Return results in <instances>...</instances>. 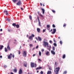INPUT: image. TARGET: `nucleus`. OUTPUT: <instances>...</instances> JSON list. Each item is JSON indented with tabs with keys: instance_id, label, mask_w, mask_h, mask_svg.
Wrapping results in <instances>:
<instances>
[{
	"instance_id": "obj_1",
	"label": "nucleus",
	"mask_w": 74,
	"mask_h": 74,
	"mask_svg": "<svg viewBox=\"0 0 74 74\" xmlns=\"http://www.w3.org/2000/svg\"><path fill=\"white\" fill-rule=\"evenodd\" d=\"M59 70H60V68L59 67H57L56 69L55 68L54 70L55 74H59Z\"/></svg>"
},
{
	"instance_id": "obj_2",
	"label": "nucleus",
	"mask_w": 74,
	"mask_h": 74,
	"mask_svg": "<svg viewBox=\"0 0 74 74\" xmlns=\"http://www.w3.org/2000/svg\"><path fill=\"white\" fill-rule=\"evenodd\" d=\"M48 42H45V41H43V44H42V45L44 47H47V46L48 45Z\"/></svg>"
},
{
	"instance_id": "obj_3",
	"label": "nucleus",
	"mask_w": 74,
	"mask_h": 74,
	"mask_svg": "<svg viewBox=\"0 0 74 74\" xmlns=\"http://www.w3.org/2000/svg\"><path fill=\"white\" fill-rule=\"evenodd\" d=\"M12 1L13 3H16V5H19V0H12Z\"/></svg>"
},
{
	"instance_id": "obj_4",
	"label": "nucleus",
	"mask_w": 74,
	"mask_h": 74,
	"mask_svg": "<svg viewBox=\"0 0 74 74\" xmlns=\"http://www.w3.org/2000/svg\"><path fill=\"white\" fill-rule=\"evenodd\" d=\"M33 37H34V35L33 34H32L31 36H30L29 37V39L31 40H33Z\"/></svg>"
},
{
	"instance_id": "obj_5",
	"label": "nucleus",
	"mask_w": 74,
	"mask_h": 74,
	"mask_svg": "<svg viewBox=\"0 0 74 74\" xmlns=\"http://www.w3.org/2000/svg\"><path fill=\"white\" fill-rule=\"evenodd\" d=\"M23 56L24 57H26L27 56V53H26V51H24L23 53Z\"/></svg>"
},
{
	"instance_id": "obj_6",
	"label": "nucleus",
	"mask_w": 74,
	"mask_h": 74,
	"mask_svg": "<svg viewBox=\"0 0 74 74\" xmlns=\"http://www.w3.org/2000/svg\"><path fill=\"white\" fill-rule=\"evenodd\" d=\"M3 12L4 14H5L6 15H8V11L6 10H5L3 11Z\"/></svg>"
},
{
	"instance_id": "obj_7",
	"label": "nucleus",
	"mask_w": 74,
	"mask_h": 74,
	"mask_svg": "<svg viewBox=\"0 0 74 74\" xmlns=\"http://www.w3.org/2000/svg\"><path fill=\"white\" fill-rule=\"evenodd\" d=\"M37 19L39 22V26H41V23H40V19H39V17L38 16H37Z\"/></svg>"
},
{
	"instance_id": "obj_8",
	"label": "nucleus",
	"mask_w": 74,
	"mask_h": 74,
	"mask_svg": "<svg viewBox=\"0 0 74 74\" xmlns=\"http://www.w3.org/2000/svg\"><path fill=\"white\" fill-rule=\"evenodd\" d=\"M53 32H51V33L53 34H55V33H56V29H53Z\"/></svg>"
},
{
	"instance_id": "obj_9",
	"label": "nucleus",
	"mask_w": 74,
	"mask_h": 74,
	"mask_svg": "<svg viewBox=\"0 0 74 74\" xmlns=\"http://www.w3.org/2000/svg\"><path fill=\"white\" fill-rule=\"evenodd\" d=\"M31 66L32 68L34 67V62L31 63Z\"/></svg>"
},
{
	"instance_id": "obj_10",
	"label": "nucleus",
	"mask_w": 74,
	"mask_h": 74,
	"mask_svg": "<svg viewBox=\"0 0 74 74\" xmlns=\"http://www.w3.org/2000/svg\"><path fill=\"white\" fill-rule=\"evenodd\" d=\"M12 53L10 54V55H8V58L9 59H11V58H12L11 56L12 55Z\"/></svg>"
},
{
	"instance_id": "obj_11",
	"label": "nucleus",
	"mask_w": 74,
	"mask_h": 74,
	"mask_svg": "<svg viewBox=\"0 0 74 74\" xmlns=\"http://www.w3.org/2000/svg\"><path fill=\"white\" fill-rule=\"evenodd\" d=\"M23 71L22 69H20L19 71V74H22Z\"/></svg>"
},
{
	"instance_id": "obj_12",
	"label": "nucleus",
	"mask_w": 74,
	"mask_h": 74,
	"mask_svg": "<svg viewBox=\"0 0 74 74\" xmlns=\"http://www.w3.org/2000/svg\"><path fill=\"white\" fill-rule=\"evenodd\" d=\"M7 48L8 49V51H11V49L10 48V45H9V44L8 45Z\"/></svg>"
},
{
	"instance_id": "obj_13",
	"label": "nucleus",
	"mask_w": 74,
	"mask_h": 74,
	"mask_svg": "<svg viewBox=\"0 0 74 74\" xmlns=\"http://www.w3.org/2000/svg\"><path fill=\"white\" fill-rule=\"evenodd\" d=\"M47 29L48 30H50V25H47Z\"/></svg>"
},
{
	"instance_id": "obj_14",
	"label": "nucleus",
	"mask_w": 74,
	"mask_h": 74,
	"mask_svg": "<svg viewBox=\"0 0 74 74\" xmlns=\"http://www.w3.org/2000/svg\"><path fill=\"white\" fill-rule=\"evenodd\" d=\"M13 71L14 73H16L17 72V68H15L13 70Z\"/></svg>"
},
{
	"instance_id": "obj_15",
	"label": "nucleus",
	"mask_w": 74,
	"mask_h": 74,
	"mask_svg": "<svg viewBox=\"0 0 74 74\" xmlns=\"http://www.w3.org/2000/svg\"><path fill=\"white\" fill-rule=\"evenodd\" d=\"M37 32H38V33H40V29L38 28L37 29Z\"/></svg>"
},
{
	"instance_id": "obj_16",
	"label": "nucleus",
	"mask_w": 74,
	"mask_h": 74,
	"mask_svg": "<svg viewBox=\"0 0 74 74\" xmlns=\"http://www.w3.org/2000/svg\"><path fill=\"white\" fill-rule=\"evenodd\" d=\"M41 10H42V14H44V13L45 12V10L43 8H41Z\"/></svg>"
},
{
	"instance_id": "obj_17",
	"label": "nucleus",
	"mask_w": 74,
	"mask_h": 74,
	"mask_svg": "<svg viewBox=\"0 0 74 74\" xmlns=\"http://www.w3.org/2000/svg\"><path fill=\"white\" fill-rule=\"evenodd\" d=\"M51 53L53 54V55H55V51H53V50H51Z\"/></svg>"
},
{
	"instance_id": "obj_18",
	"label": "nucleus",
	"mask_w": 74,
	"mask_h": 74,
	"mask_svg": "<svg viewBox=\"0 0 74 74\" xmlns=\"http://www.w3.org/2000/svg\"><path fill=\"white\" fill-rule=\"evenodd\" d=\"M38 40H39V41H41V40H42V39H41V37L38 36Z\"/></svg>"
},
{
	"instance_id": "obj_19",
	"label": "nucleus",
	"mask_w": 74,
	"mask_h": 74,
	"mask_svg": "<svg viewBox=\"0 0 74 74\" xmlns=\"http://www.w3.org/2000/svg\"><path fill=\"white\" fill-rule=\"evenodd\" d=\"M42 69V67H41L40 66L38 67H37L36 68V70H40V69Z\"/></svg>"
},
{
	"instance_id": "obj_20",
	"label": "nucleus",
	"mask_w": 74,
	"mask_h": 74,
	"mask_svg": "<svg viewBox=\"0 0 74 74\" xmlns=\"http://www.w3.org/2000/svg\"><path fill=\"white\" fill-rule=\"evenodd\" d=\"M52 74V72L50 71H48L47 73V74Z\"/></svg>"
},
{
	"instance_id": "obj_21",
	"label": "nucleus",
	"mask_w": 74,
	"mask_h": 74,
	"mask_svg": "<svg viewBox=\"0 0 74 74\" xmlns=\"http://www.w3.org/2000/svg\"><path fill=\"white\" fill-rule=\"evenodd\" d=\"M22 5V3H21V1H19V5Z\"/></svg>"
},
{
	"instance_id": "obj_22",
	"label": "nucleus",
	"mask_w": 74,
	"mask_h": 74,
	"mask_svg": "<svg viewBox=\"0 0 74 74\" xmlns=\"http://www.w3.org/2000/svg\"><path fill=\"white\" fill-rule=\"evenodd\" d=\"M46 55H49V51H47L46 53Z\"/></svg>"
},
{
	"instance_id": "obj_23",
	"label": "nucleus",
	"mask_w": 74,
	"mask_h": 74,
	"mask_svg": "<svg viewBox=\"0 0 74 74\" xmlns=\"http://www.w3.org/2000/svg\"><path fill=\"white\" fill-rule=\"evenodd\" d=\"M65 58H66V55L64 54L62 56L63 59H65Z\"/></svg>"
},
{
	"instance_id": "obj_24",
	"label": "nucleus",
	"mask_w": 74,
	"mask_h": 74,
	"mask_svg": "<svg viewBox=\"0 0 74 74\" xmlns=\"http://www.w3.org/2000/svg\"><path fill=\"white\" fill-rule=\"evenodd\" d=\"M29 18L30 20H32V16L30 15L29 16Z\"/></svg>"
},
{
	"instance_id": "obj_25",
	"label": "nucleus",
	"mask_w": 74,
	"mask_h": 74,
	"mask_svg": "<svg viewBox=\"0 0 74 74\" xmlns=\"http://www.w3.org/2000/svg\"><path fill=\"white\" fill-rule=\"evenodd\" d=\"M16 24H15V23H13L12 24V26H14V27L16 26Z\"/></svg>"
},
{
	"instance_id": "obj_26",
	"label": "nucleus",
	"mask_w": 74,
	"mask_h": 74,
	"mask_svg": "<svg viewBox=\"0 0 74 74\" xmlns=\"http://www.w3.org/2000/svg\"><path fill=\"white\" fill-rule=\"evenodd\" d=\"M4 47V46L3 45H2L0 47V49H3V48Z\"/></svg>"
},
{
	"instance_id": "obj_27",
	"label": "nucleus",
	"mask_w": 74,
	"mask_h": 74,
	"mask_svg": "<svg viewBox=\"0 0 74 74\" xmlns=\"http://www.w3.org/2000/svg\"><path fill=\"white\" fill-rule=\"evenodd\" d=\"M5 52H7L8 51V49H7L6 47L5 48Z\"/></svg>"
},
{
	"instance_id": "obj_28",
	"label": "nucleus",
	"mask_w": 74,
	"mask_h": 74,
	"mask_svg": "<svg viewBox=\"0 0 74 74\" xmlns=\"http://www.w3.org/2000/svg\"><path fill=\"white\" fill-rule=\"evenodd\" d=\"M24 67H27V63H26L25 64H24Z\"/></svg>"
},
{
	"instance_id": "obj_29",
	"label": "nucleus",
	"mask_w": 74,
	"mask_h": 74,
	"mask_svg": "<svg viewBox=\"0 0 74 74\" xmlns=\"http://www.w3.org/2000/svg\"><path fill=\"white\" fill-rule=\"evenodd\" d=\"M53 45L55 47H57V44H56V43H53Z\"/></svg>"
},
{
	"instance_id": "obj_30",
	"label": "nucleus",
	"mask_w": 74,
	"mask_h": 74,
	"mask_svg": "<svg viewBox=\"0 0 74 74\" xmlns=\"http://www.w3.org/2000/svg\"><path fill=\"white\" fill-rule=\"evenodd\" d=\"M16 28H19V25L17 24L16 25Z\"/></svg>"
},
{
	"instance_id": "obj_31",
	"label": "nucleus",
	"mask_w": 74,
	"mask_h": 74,
	"mask_svg": "<svg viewBox=\"0 0 74 74\" xmlns=\"http://www.w3.org/2000/svg\"><path fill=\"white\" fill-rule=\"evenodd\" d=\"M51 11H52L53 13H55V12H56L55 10H51Z\"/></svg>"
},
{
	"instance_id": "obj_32",
	"label": "nucleus",
	"mask_w": 74,
	"mask_h": 74,
	"mask_svg": "<svg viewBox=\"0 0 74 74\" xmlns=\"http://www.w3.org/2000/svg\"><path fill=\"white\" fill-rule=\"evenodd\" d=\"M52 49H53V51H55V47H52Z\"/></svg>"
},
{
	"instance_id": "obj_33",
	"label": "nucleus",
	"mask_w": 74,
	"mask_h": 74,
	"mask_svg": "<svg viewBox=\"0 0 74 74\" xmlns=\"http://www.w3.org/2000/svg\"><path fill=\"white\" fill-rule=\"evenodd\" d=\"M49 48H50L49 49V48L48 49V50L50 51H51V45L49 46Z\"/></svg>"
},
{
	"instance_id": "obj_34",
	"label": "nucleus",
	"mask_w": 74,
	"mask_h": 74,
	"mask_svg": "<svg viewBox=\"0 0 74 74\" xmlns=\"http://www.w3.org/2000/svg\"><path fill=\"white\" fill-rule=\"evenodd\" d=\"M53 41H54V42H56V40H55V38H54L53 39Z\"/></svg>"
},
{
	"instance_id": "obj_35",
	"label": "nucleus",
	"mask_w": 74,
	"mask_h": 74,
	"mask_svg": "<svg viewBox=\"0 0 74 74\" xmlns=\"http://www.w3.org/2000/svg\"><path fill=\"white\" fill-rule=\"evenodd\" d=\"M63 74H66V73H67V71H65L64 72H63Z\"/></svg>"
},
{
	"instance_id": "obj_36",
	"label": "nucleus",
	"mask_w": 74,
	"mask_h": 74,
	"mask_svg": "<svg viewBox=\"0 0 74 74\" xmlns=\"http://www.w3.org/2000/svg\"><path fill=\"white\" fill-rule=\"evenodd\" d=\"M39 56H41V52L40 51H39Z\"/></svg>"
},
{
	"instance_id": "obj_37",
	"label": "nucleus",
	"mask_w": 74,
	"mask_h": 74,
	"mask_svg": "<svg viewBox=\"0 0 74 74\" xmlns=\"http://www.w3.org/2000/svg\"><path fill=\"white\" fill-rule=\"evenodd\" d=\"M63 26L64 27H66V24H64Z\"/></svg>"
},
{
	"instance_id": "obj_38",
	"label": "nucleus",
	"mask_w": 74,
	"mask_h": 74,
	"mask_svg": "<svg viewBox=\"0 0 74 74\" xmlns=\"http://www.w3.org/2000/svg\"><path fill=\"white\" fill-rule=\"evenodd\" d=\"M49 42L50 44H52V43H53V42H52V40H50L49 41Z\"/></svg>"
},
{
	"instance_id": "obj_39",
	"label": "nucleus",
	"mask_w": 74,
	"mask_h": 74,
	"mask_svg": "<svg viewBox=\"0 0 74 74\" xmlns=\"http://www.w3.org/2000/svg\"><path fill=\"white\" fill-rule=\"evenodd\" d=\"M52 26H53V27L55 28L56 27V26H55V25L54 24Z\"/></svg>"
},
{
	"instance_id": "obj_40",
	"label": "nucleus",
	"mask_w": 74,
	"mask_h": 74,
	"mask_svg": "<svg viewBox=\"0 0 74 74\" xmlns=\"http://www.w3.org/2000/svg\"><path fill=\"white\" fill-rule=\"evenodd\" d=\"M60 44H61V45H62V41L60 40Z\"/></svg>"
},
{
	"instance_id": "obj_41",
	"label": "nucleus",
	"mask_w": 74,
	"mask_h": 74,
	"mask_svg": "<svg viewBox=\"0 0 74 74\" xmlns=\"http://www.w3.org/2000/svg\"><path fill=\"white\" fill-rule=\"evenodd\" d=\"M29 47H33V45L32 44H29Z\"/></svg>"
},
{
	"instance_id": "obj_42",
	"label": "nucleus",
	"mask_w": 74,
	"mask_h": 74,
	"mask_svg": "<svg viewBox=\"0 0 74 74\" xmlns=\"http://www.w3.org/2000/svg\"><path fill=\"white\" fill-rule=\"evenodd\" d=\"M6 20L7 21H8V22H9L10 21V19L7 18L6 19Z\"/></svg>"
},
{
	"instance_id": "obj_43",
	"label": "nucleus",
	"mask_w": 74,
	"mask_h": 74,
	"mask_svg": "<svg viewBox=\"0 0 74 74\" xmlns=\"http://www.w3.org/2000/svg\"><path fill=\"white\" fill-rule=\"evenodd\" d=\"M39 15H40V16H41V17H42L43 18V15L41 14H40Z\"/></svg>"
},
{
	"instance_id": "obj_44",
	"label": "nucleus",
	"mask_w": 74,
	"mask_h": 74,
	"mask_svg": "<svg viewBox=\"0 0 74 74\" xmlns=\"http://www.w3.org/2000/svg\"><path fill=\"white\" fill-rule=\"evenodd\" d=\"M49 70H52V69H51V67L49 68Z\"/></svg>"
},
{
	"instance_id": "obj_45",
	"label": "nucleus",
	"mask_w": 74,
	"mask_h": 74,
	"mask_svg": "<svg viewBox=\"0 0 74 74\" xmlns=\"http://www.w3.org/2000/svg\"><path fill=\"white\" fill-rule=\"evenodd\" d=\"M34 65L35 67H37V64H35Z\"/></svg>"
},
{
	"instance_id": "obj_46",
	"label": "nucleus",
	"mask_w": 74,
	"mask_h": 74,
	"mask_svg": "<svg viewBox=\"0 0 74 74\" xmlns=\"http://www.w3.org/2000/svg\"><path fill=\"white\" fill-rule=\"evenodd\" d=\"M40 74H43V71H41L40 72Z\"/></svg>"
},
{
	"instance_id": "obj_47",
	"label": "nucleus",
	"mask_w": 74,
	"mask_h": 74,
	"mask_svg": "<svg viewBox=\"0 0 74 74\" xmlns=\"http://www.w3.org/2000/svg\"><path fill=\"white\" fill-rule=\"evenodd\" d=\"M52 32V29H51V30H49V32Z\"/></svg>"
},
{
	"instance_id": "obj_48",
	"label": "nucleus",
	"mask_w": 74,
	"mask_h": 74,
	"mask_svg": "<svg viewBox=\"0 0 74 74\" xmlns=\"http://www.w3.org/2000/svg\"><path fill=\"white\" fill-rule=\"evenodd\" d=\"M21 9L22 11H23V8H21Z\"/></svg>"
},
{
	"instance_id": "obj_49",
	"label": "nucleus",
	"mask_w": 74,
	"mask_h": 74,
	"mask_svg": "<svg viewBox=\"0 0 74 74\" xmlns=\"http://www.w3.org/2000/svg\"><path fill=\"white\" fill-rule=\"evenodd\" d=\"M38 60L39 61H40V62H41V59H38Z\"/></svg>"
},
{
	"instance_id": "obj_50",
	"label": "nucleus",
	"mask_w": 74,
	"mask_h": 74,
	"mask_svg": "<svg viewBox=\"0 0 74 74\" xmlns=\"http://www.w3.org/2000/svg\"><path fill=\"white\" fill-rule=\"evenodd\" d=\"M38 48V46H37L36 47V49H37Z\"/></svg>"
},
{
	"instance_id": "obj_51",
	"label": "nucleus",
	"mask_w": 74,
	"mask_h": 74,
	"mask_svg": "<svg viewBox=\"0 0 74 74\" xmlns=\"http://www.w3.org/2000/svg\"><path fill=\"white\" fill-rule=\"evenodd\" d=\"M44 49H42V52H44Z\"/></svg>"
},
{
	"instance_id": "obj_52",
	"label": "nucleus",
	"mask_w": 74,
	"mask_h": 74,
	"mask_svg": "<svg viewBox=\"0 0 74 74\" xmlns=\"http://www.w3.org/2000/svg\"><path fill=\"white\" fill-rule=\"evenodd\" d=\"M45 32V29H43V33H44V32Z\"/></svg>"
},
{
	"instance_id": "obj_53",
	"label": "nucleus",
	"mask_w": 74,
	"mask_h": 74,
	"mask_svg": "<svg viewBox=\"0 0 74 74\" xmlns=\"http://www.w3.org/2000/svg\"><path fill=\"white\" fill-rule=\"evenodd\" d=\"M4 67H5V68H6V67H7V66L6 65H5L4 66Z\"/></svg>"
},
{
	"instance_id": "obj_54",
	"label": "nucleus",
	"mask_w": 74,
	"mask_h": 74,
	"mask_svg": "<svg viewBox=\"0 0 74 74\" xmlns=\"http://www.w3.org/2000/svg\"><path fill=\"white\" fill-rule=\"evenodd\" d=\"M57 64V62H55V65H56Z\"/></svg>"
},
{
	"instance_id": "obj_55",
	"label": "nucleus",
	"mask_w": 74,
	"mask_h": 74,
	"mask_svg": "<svg viewBox=\"0 0 74 74\" xmlns=\"http://www.w3.org/2000/svg\"><path fill=\"white\" fill-rule=\"evenodd\" d=\"M21 54V51H19V54L20 55Z\"/></svg>"
},
{
	"instance_id": "obj_56",
	"label": "nucleus",
	"mask_w": 74,
	"mask_h": 74,
	"mask_svg": "<svg viewBox=\"0 0 74 74\" xmlns=\"http://www.w3.org/2000/svg\"><path fill=\"white\" fill-rule=\"evenodd\" d=\"M40 4L41 6H42V3H40Z\"/></svg>"
},
{
	"instance_id": "obj_57",
	"label": "nucleus",
	"mask_w": 74,
	"mask_h": 74,
	"mask_svg": "<svg viewBox=\"0 0 74 74\" xmlns=\"http://www.w3.org/2000/svg\"><path fill=\"white\" fill-rule=\"evenodd\" d=\"M0 32H2V31H3V29H0Z\"/></svg>"
},
{
	"instance_id": "obj_58",
	"label": "nucleus",
	"mask_w": 74,
	"mask_h": 74,
	"mask_svg": "<svg viewBox=\"0 0 74 74\" xmlns=\"http://www.w3.org/2000/svg\"><path fill=\"white\" fill-rule=\"evenodd\" d=\"M36 40H37V41H38V38H37L36 37Z\"/></svg>"
},
{
	"instance_id": "obj_59",
	"label": "nucleus",
	"mask_w": 74,
	"mask_h": 74,
	"mask_svg": "<svg viewBox=\"0 0 74 74\" xmlns=\"http://www.w3.org/2000/svg\"><path fill=\"white\" fill-rule=\"evenodd\" d=\"M36 56V54H33V57H34V56Z\"/></svg>"
},
{
	"instance_id": "obj_60",
	"label": "nucleus",
	"mask_w": 74,
	"mask_h": 74,
	"mask_svg": "<svg viewBox=\"0 0 74 74\" xmlns=\"http://www.w3.org/2000/svg\"><path fill=\"white\" fill-rule=\"evenodd\" d=\"M14 55L12 56V57L13 58H14Z\"/></svg>"
},
{
	"instance_id": "obj_61",
	"label": "nucleus",
	"mask_w": 74,
	"mask_h": 74,
	"mask_svg": "<svg viewBox=\"0 0 74 74\" xmlns=\"http://www.w3.org/2000/svg\"><path fill=\"white\" fill-rule=\"evenodd\" d=\"M60 36L58 37V39H60Z\"/></svg>"
},
{
	"instance_id": "obj_62",
	"label": "nucleus",
	"mask_w": 74,
	"mask_h": 74,
	"mask_svg": "<svg viewBox=\"0 0 74 74\" xmlns=\"http://www.w3.org/2000/svg\"><path fill=\"white\" fill-rule=\"evenodd\" d=\"M0 58H2V56H0Z\"/></svg>"
},
{
	"instance_id": "obj_63",
	"label": "nucleus",
	"mask_w": 74,
	"mask_h": 74,
	"mask_svg": "<svg viewBox=\"0 0 74 74\" xmlns=\"http://www.w3.org/2000/svg\"><path fill=\"white\" fill-rule=\"evenodd\" d=\"M8 32H10V30L8 29Z\"/></svg>"
},
{
	"instance_id": "obj_64",
	"label": "nucleus",
	"mask_w": 74,
	"mask_h": 74,
	"mask_svg": "<svg viewBox=\"0 0 74 74\" xmlns=\"http://www.w3.org/2000/svg\"><path fill=\"white\" fill-rule=\"evenodd\" d=\"M27 37H29V35H27Z\"/></svg>"
}]
</instances>
